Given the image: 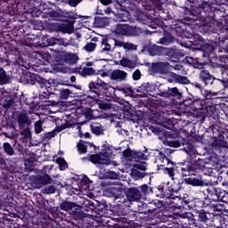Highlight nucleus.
I'll use <instances>...</instances> for the list:
<instances>
[{"label": "nucleus", "mask_w": 228, "mask_h": 228, "mask_svg": "<svg viewBox=\"0 0 228 228\" xmlns=\"http://www.w3.org/2000/svg\"><path fill=\"white\" fill-rule=\"evenodd\" d=\"M20 83L23 85H37L40 86V88H47L49 86V81L45 80L44 77H41L40 76L31 73V72H26L24 73L20 78Z\"/></svg>", "instance_id": "f257e3e1"}, {"label": "nucleus", "mask_w": 228, "mask_h": 228, "mask_svg": "<svg viewBox=\"0 0 228 228\" xmlns=\"http://www.w3.org/2000/svg\"><path fill=\"white\" fill-rule=\"evenodd\" d=\"M207 193L208 199L213 202H225L228 199L227 191L215 186L208 187Z\"/></svg>", "instance_id": "f03ea898"}, {"label": "nucleus", "mask_w": 228, "mask_h": 228, "mask_svg": "<svg viewBox=\"0 0 228 228\" xmlns=\"http://www.w3.org/2000/svg\"><path fill=\"white\" fill-rule=\"evenodd\" d=\"M116 35H123L125 37H138L142 33V28L129 26L127 24H118L115 28Z\"/></svg>", "instance_id": "7ed1b4c3"}, {"label": "nucleus", "mask_w": 228, "mask_h": 228, "mask_svg": "<svg viewBox=\"0 0 228 228\" xmlns=\"http://www.w3.org/2000/svg\"><path fill=\"white\" fill-rule=\"evenodd\" d=\"M89 90L94 94V99H101L102 92L110 88V84L104 82V80L97 79L96 82H90L88 85Z\"/></svg>", "instance_id": "20e7f679"}, {"label": "nucleus", "mask_w": 228, "mask_h": 228, "mask_svg": "<svg viewBox=\"0 0 228 228\" xmlns=\"http://www.w3.org/2000/svg\"><path fill=\"white\" fill-rule=\"evenodd\" d=\"M181 190V183L174 182L173 183H167V189L164 192L165 199H171L175 200V199H181V194L179 193Z\"/></svg>", "instance_id": "39448f33"}, {"label": "nucleus", "mask_w": 228, "mask_h": 228, "mask_svg": "<svg viewBox=\"0 0 228 228\" xmlns=\"http://www.w3.org/2000/svg\"><path fill=\"white\" fill-rule=\"evenodd\" d=\"M145 152H147V150L144 151H131V150H126L123 152L124 158L127 159V161H142V159H147V156L145 155Z\"/></svg>", "instance_id": "423d86ee"}, {"label": "nucleus", "mask_w": 228, "mask_h": 228, "mask_svg": "<svg viewBox=\"0 0 228 228\" xmlns=\"http://www.w3.org/2000/svg\"><path fill=\"white\" fill-rule=\"evenodd\" d=\"M200 163H202V160L197 161L194 164H191V162L183 164L181 167L183 175L188 177V175H193V172H195V170L204 168V166H200Z\"/></svg>", "instance_id": "0eeeda50"}, {"label": "nucleus", "mask_w": 228, "mask_h": 228, "mask_svg": "<svg viewBox=\"0 0 228 228\" xmlns=\"http://www.w3.org/2000/svg\"><path fill=\"white\" fill-rule=\"evenodd\" d=\"M168 69H170V63L164 61L154 62L151 65V70L154 74H168Z\"/></svg>", "instance_id": "6e6552de"}, {"label": "nucleus", "mask_w": 228, "mask_h": 228, "mask_svg": "<svg viewBox=\"0 0 228 228\" xmlns=\"http://www.w3.org/2000/svg\"><path fill=\"white\" fill-rule=\"evenodd\" d=\"M90 161L96 165H110V157L102 153L93 154L90 156Z\"/></svg>", "instance_id": "1a4fd4ad"}, {"label": "nucleus", "mask_w": 228, "mask_h": 228, "mask_svg": "<svg viewBox=\"0 0 228 228\" xmlns=\"http://www.w3.org/2000/svg\"><path fill=\"white\" fill-rule=\"evenodd\" d=\"M110 79L111 81H117L118 83L126 81V79H127V72L121 69H114L110 73Z\"/></svg>", "instance_id": "9d476101"}, {"label": "nucleus", "mask_w": 228, "mask_h": 228, "mask_svg": "<svg viewBox=\"0 0 228 228\" xmlns=\"http://www.w3.org/2000/svg\"><path fill=\"white\" fill-rule=\"evenodd\" d=\"M126 199L128 202H138L142 199V192L136 188H130L126 191Z\"/></svg>", "instance_id": "9b49d317"}, {"label": "nucleus", "mask_w": 228, "mask_h": 228, "mask_svg": "<svg viewBox=\"0 0 228 228\" xmlns=\"http://www.w3.org/2000/svg\"><path fill=\"white\" fill-rule=\"evenodd\" d=\"M113 51V48H111V44L110 43V40L108 39H102L101 42V46L98 51V54L100 56H108L110 53Z\"/></svg>", "instance_id": "f8f14e48"}, {"label": "nucleus", "mask_w": 228, "mask_h": 228, "mask_svg": "<svg viewBox=\"0 0 228 228\" xmlns=\"http://www.w3.org/2000/svg\"><path fill=\"white\" fill-rule=\"evenodd\" d=\"M157 163L159 170H161V168H164L165 167H170L172 161L167 157L165 151H159V156L157 157Z\"/></svg>", "instance_id": "ddd939ff"}, {"label": "nucleus", "mask_w": 228, "mask_h": 228, "mask_svg": "<svg viewBox=\"0 0 228 228\" xmlns=\"http://www.w3.org/2000/svg\"><path fill=\"white\" fill-rule=\"evenodd\" d=\"M161 53H166V54H174V53H175V50L163 48L161 46H153L149 51V53L151 54V56H159Z\"/></svg>", "instance_id": "4468645a"}, {"label": "nucleus", "mask_w": 228, "mask_h": 228, "mask_svg": "<svg viewBox=\"0 0 228 228\" xmlns=\"http://www.w3.org/2000/svg\"><path fill=\"white\" fill-rule=\"evenodd\" d=\"M35 183L39 188H42V186L51 184V183H53V178H51V176L47 174H43L36 177Z\"/></svg>", "instance_id": "2eb2a0df"}, {"label": "nucleus", "mask_w": 228, "mask_h": 228, "mask_svg": "<svg viewBox=\"0 0 228 228\" xmlns=\"http://www.w3.org/2000/svg\"><path fill=\"white\" fill-rule=\"evenodd\" d=\"M33 56L36 60L41 62V65H45V63H49L51 61V54L45 52H34Z\"/></svg>", "instance_id": "dca6fc26"}, {"label": "nucleus", "mask_w": 228, "mask_h": 228, "mask_svg": "<svg viewBox=\"0 0 228 228\" xmlns=\"http://www.w3.org/2000/svg\"><path fill=\"white\" fill-rule=\"evenodd\" d=\"M31 126V119L26 112H20L18 114V126L19 128L24 127V126Z\"/></svg>", "instance_id": "f3484780"}, {"label": "nucleus", "mask_w": 228, "mask_h": 228, "mask_svg": "<svg viewBox=\"0 0 228 228\" xmlns=\"http://www.w3.org/2000/svg\"><path fill=\"white\" fill-rule=\"evenodd\" d=\"M160 170H162L164 174L168 175L172 179V181H177V178H175V163L171 162L169 166H166Z\"/></svg>", "instance_id": "a211bd4d"}, {"label": "nucleus", "mask_w": 228, "mask_h": 228, "mask_svg": "<svg viewBox=\"0 0 228 228\" xmlns=\"http://www.w3.org/2000/svg\"><path fill=\"white\" fill-rule=\"evenodd\" d=\"M97 42H99V38L93 37L90 42H87L84 45L83 51L88 53V54H90V53H94V51L97 49Z\"/></svg>", "instance_id": "6ab92c4d"}, {"label": "nucleus", "mask_w": 228, "mask_h": 228, "mask_svg": "<svg viewBox=\"0 0 228 228\" xmlns=\"http://www.w3.org/2000/svg\"><path fill=\"white\" fill-rule=\"evenodd\" d=\"M49 44L51 45H63L64 47H69V45H72V39L65 42L62 38L52 37L50 38Z\"/></svg>", "instance_id": "aec40b11"}, {"label": "nucleus", "mask_w": 228, "mask_h": 228, "mask_svg": "<svg viewBox=\"0 0 228 228\" xmlns=\"http://www.w3.org/2000/svg\"><path fill=\"white\" fill-rule=\"evenodd\" d=\"M55 26L61 33H68V35H72V33H74V28H72V25L56 23Z\"/></svg>", "instance_id": "412c9836"}, {"label": "nucleus", "mask_w": 228, "mask_h": 228, "mask_svg": "<svg viewBox=\"0 0 228 228\" xmlns=\"http://www.w3.org/2000/svg\"><path fill=\"white\" fill-rule=\"evenodd\" d=\"M60 208L62 211H72L73 209H77V205L72 201H62Z\"/></svg>", "instance_id": "4be33fe9"}, {"label": "nucleus", "mask_w": 228, "mask_h": 228, "mask_svg": "<svg viewBox=\"0 0 228 228\" xmlns=\"http://www.w3.org/2000/svg\"><path fill=\"white\" fill-rule=\"evenodd\" d=\"M91 146L92 144L90 142L80 141L77 143L78 152L80 154H86V149H88V147H91Z\"/></svg>", "instance_id": "5701e85b"}, {"label": "nucleus", "mask_w": 228, "mask_h": 228, "mask_svg": "<svg viewBox=\"0 0 228 228\" xmlns=\"http://www.w3.org/2000/svg\"><path fill=\"white\" fill-rule=\"evenodd\" d=\"M10 83V76L6 75V71L0 68V85H8Z\"/></svg>", "instance_id": "b1692460"}, {"label": "nucleus", "mask_w": 228, "mask_h": 228, "mask_svg": "<svg viewBox=\"0 0 228 228\" xmlns=\"http://www.w3.org/2000/svg\"><path fill=\"white\" fill-rule=\"evenodd\" d=\"M119 64L121 65V67H127L128 69H134L136 67V63H134V61L126 58H123L119 61Z\"/></svg>", "instance_id": "393cba45"}, {"label": "nucleus", "mask_w": 228, "mask_h": 228, "mask_svg": "<svg viewBox=\"0 0 228 228\" xmlns=\"http://www.w3.org/2000/svg\"><path fill=\"white\" fill-rule=\"evenodd\" d=\"M223 204H216L214 207V211H219V213H228V209H227V200L225 201H222Z\"/></svg>", "instance_id": "a878e982"}, {"label": "nucleus", "mask_w": 228, "mask_h": 228, "mask_svg": "<svg viewBox=\"0 0 228 228\" xmlns=\"http://www.w3.org/2000/svg\"><path fill=\"white\" fill-rule=\"evenodd\" d=\"M97 70L94 69L92 67L84 66L82 68L83 76H96Z\"/></svg>", "instance_id": "bb28decb"}, {"label": "nucleus", "mask_w": 228, "mask_h": 228, "mask_svg": "<svg viewBox=\"0 0 228 228\" xmlns=\"http://www.w3.org/2000/svg\"><path fill=\"white\" fill-rule=\"evenodd\" d=\"M173 77L175 83H179L180 85H188V83H190V80H188V77H183L181 75L175 74Z\"/></svg>", "instance_id": "cd10ccee"}, {"label": "nucleus", "mask_w": 228, "mask_h": 228, "mask_svg": "<svg viewBox=\"0 0 228 228\" xmlns=\"http://www.w3.org/2000/svg\"><path fill=\"white\" fill-rule=\"evenodd\" d=\"M172 42H174V37L170 34H167L159 39V44H162V45H168V44H172Z\"/></svg>", "instance_id": "c85d7f7f"}, {"label": "nucleus", "mask_w": 228, "mask_h": 228, "mask_svg": "<svg viewBox=\"0 0 228 228\" xmlns=\"http://www.w3.org/2000/svg\"><path fill=\"white\" fill-rule=\"evenodd\" d=\"M3 147L5 154H8V156H13V154H15V150H13V147H12L10 142H4Z\"/></svg>", "instance_id": "c756f323"}, {"label": "nucleus", "mask_w": 228, "mask_h": 228, "mask_svg": "<svg viewBox=\"0 0 228 228\" xmlns=\"http://www.w3.org/2000/svg\"><path fill=\"white\" fill-rule=\"evenodd\" d=\"M167 92L169 95H172V97H176V99H181V97H183V94L179 92L177 87L168 88Z\"/></svg>", "instance_id": "7c9ffc66"}, {"label": "nucleus", "mask_w": 228, "mask_h": 228, "mask_svg": "<svg viewBox=\"0 0 228 228\" xmlns=\"http://www.w3.org/2000/svg\"><path fill=\"white\" fill-rule=\"evenodd\" d=\"M169 69H174V70H177L178 74L186 76V70H184V67L181 64H175V66L170 65Z\"/></svg>", "instance_id": "2f4dec72"}, {"label": "nucleus", "mask_w": 228, "mask_h": 228, "mask_svg": "<svg viewBox=\"0 0 228 228\" xmlns=\"http://www.w3.org/2000/svg\"><path fill=\"white\" fill-rule=\"evenodd\" d=\"M138 19L142 22V24H149L150 22H152V20L148 18L143 12L139 13Z\"/></svg>", "instance_id": "473e14b6"}, {"label": "nucleus", "mask_w": 228, "mask_h": 228, "mask_svg": "<svg viewBox=\"0 0 228 228\" xmlns=\"http://www.w3.org/2000/svg\"><path fill=\"white\" fill-rule=\"evenodd\" d=\"M186 183L187 184H191L192 186H202V181L197 180L195 178H188Z\"/></svg>", "instance_id": "72a5a7b5"}, {"label": "nucleus", "mask_w": 228, "mask_h": 228, "mask_svg": "<svg viewBox=\"0 0 228 228\" xmlns=\"http://www.w3.org/2000/svg\"><path fill=\"white\" fill-rule=\"evenodd\" d=\"M42 124H44V121L38 120L35 123V133L37 134H40L44 131V128L42 127Z\"/></svg>", "instance_id": "f704fd0d"}, {"label": "nucleus", "mask_w": 228, "mask_h": 228, "mask_svg": "<svg viewBox=\"0 0 228 228\" xmlns=\"http://www.w3.org/2000/svg\"><path fill=\"white\" fill-rule=\"evenodd\" d=\"M70 94V89H61L60 92V98L62 100L69 99Z\"/></svg>", "instance_id": "c9c22d12"}, {"label": "nucleus", "mask_w": 228, "mask_h": 228, "mask_svg": "<svg viewBox=\"0 0 228 228\" xmlns=\"http://www.w3.org/2000/svg\"><path fill=\"white\" fill-rule=\"evenodd\" d=\"M95 23L100 28H102V27H104V26H106L108 24V19L102 18V17L97 18V19H95Z\"/></svg>", "instance_id": "e433bc0d"}, {"label": "nucleus", "mask_w": 228, "mask_h": 228, "mask_svg": "<svg viewBox=\"0 0 228 228\" xmlns=\"http://www.w3.org/2000/svg\"><path fill=\"white\" fill-rule=\"evenodd\" d=\"M13 102H14V101H13V98H12V97H7L6 99H5V101L4 102V104H3V106H4V108H5L6 110H8V108H12V106H13Z\"/></svg>", "instance_id": "4c0bfd02"}, {"label": "nucleus", "mask_w": 228, "mask_h": 228, "mask_svg": "<svg viewBox=\"0 0 228 228\" xmlns=\"http://www.w3.org/2000/svg\"><path fill=\"white\" fill-rule=\"evenodd\" d=\"M91 131L94 133V134H102V127L99 126L91 125Z\"/></svg>", "instance_id": "58836bf2"}, {"label": "nucleus", "mask_w": 228, "mask_h": 228, "mask_svg": "<svg viewBox=\"0 0 228 228\" xmlns=\"http://www.w3.org/2000/svg\"><path fill=\"white\" fill-rule=\"evenodd\" d=\"M43 193H46V195H49V194H52V193H56V186H54V185L46 186L44 189Z\"/></svg>", "instance_id": "ea45409f"}, {"label": "nucleus", "mask_w": 228, "mask_h": 228, "mask_svg": "<svg viewBox=\"0 0 228 228\" xmlns=\"http://www.w3.org/2000/svg\"><path fill=\"white\" fill-rule=\"evenodd\" d=\"M56 163L60 166L61 170H65L68 167L67 161L64 159L59 158L56 159Z\"/></svg>", "instance_id": "a19ab883"}, {"label": "nucleus", "mask_w": 228, "mask_h": 228, "mask_svg": "<svg viewBox=\"0 0 228 228\" xmlns=\"http://www.w3.org/2000/svg\"><path fill=\"white\" fill-rule=\"evenodd\" d=\"M49 83V86H48V87H45V86H44L43 87H41L42 89H44V91L42 92V94H39V97H40V99H42V97L44 98V99H45V98H47V97H49V90H47V88H51V82H48Z\"/></svg>", "instance_id": "79ce46f5"}, {"label": "nucleus", "mask_w": 228, "mask_h": 228, "mask_svg": "<svg viewBox=\"0 0 228 228\" xmlns=\"http://www.w3.org/2000/svg\"><path fill=\"white\" fill-rule=\"evenodd\" d=\"M123 49L126 51H136L137 46L133 43H125Z\"/></svg>", "instance_id": "37998d69"}, {"label": "nucleus", "mask_w": 228, "mask_h": 228, "mask_svg": "<svg viewBox=\"0 0 228 228\" xmlns=\"http://www.w3.org/2000/svg\"><path fill=\"white\" fill-rule=\"evenodd\" d=\"M134 81H140L142 79V71L140 69H135L132 75Z\"/></svg>", "instance_id": "c03bdc74"}, {"label": "nucleus", "mask_w": 228, "mask_h": 228, "mask_svg": "<svg viewBox=\"0 0 228 228\" xmlns=\"http://www.w3.org/2000/svg\"><path fill=\"white\" fill-rule=\"evenodd\" d=\"M63 129H65V126H57L55 129H53V132H50L49 137L50 138H53V136H56V133H61V131H63Z\"/></svg>", "instance_id": "a18cd8bd"}, {"label": "nucleus", "mask_w": 228, "mask_h": 228, "mask_svg": "<svg viewBox=\"0 0 228 228\" xmlns=\"http://www.w3.org/2000/svg\"><path fill=\"white\" fill-rule=\"evenodd\" d=\"M141 90H142V92H151V90H152L151 83L149 82L142 83L141 86Z\"/></svg>", "instance_id": "49530a36"}, {"label": "nucleus", "mask_w": 228, "mask_h": 228, "mask_svg": "<svg viewBox=\"0 0 228 228\" xmlns=\"http://www.w3.org/2000/svg\"><path fill=\"white\" fill-rule=\"evenodd\" d=\"M211 76V74H209V71L204 69L201 70L200 73V77L202 81H204L205 79H208V77H209Z\"/></svg>", "instance_id": "de8ad7c7"}, {"label": "nucleus", "mask_w": 228, "mask_h": 228, "mask_svg": "<svg viewBox=\"0 0 228 228\" xmlns=\"http://www.w3.org/2000/svg\"><path fill=\"white\" fill-rule=\"evenodd\" d=\"M180 218H187V220H193V214L191 212H185L183 214H179L178 216Z\"/></svg>", "instance_id": "09e8293b"}, {"label": "nucleus", "mask_w": 228, "mask_h": 228, "mask_svg": "<svg viewBox=\"0 0 228 228\" xmlns=\"http://www.w3.org/2000/svg\"><path fill=\"white\" fill-rule=\"evenodd\" d=\"M99 108L100 110H111V104L102 102L99 103Z\"/></svg>", "instance_id": "8fccbe9b"}, {"label": "nucleus", "mask_w": 228, "mask_h": 228, "mask_svg": "<svg viewBox=\"0 0 228 228\" xmlns=\"http://www.w3.org/2000/svg\"><path fill=\"white\" fill-rule=\"evenodd\" d=\"M208 220V215H206V212L200 211L199 213V221L200 222H206Z\"/></svg>", "instance_id": "3c124183"}, {"label": "nucleus", "mask_w": 228, "mask_h": 228, "mask_svg": "<svg viewBox=\"0 0 228 228\" xmlns=\"http://www.w3.org/2000/svg\"><path fill=\"white\" fill-rule=\"evenodd\" d=\"M136 168L142 170L143 172L147 170V163L143 162L142 164H135Z\"/></svg>", "instance_id": "603ef678"}, {"label": "nucleus", "mask_w": 228, "mask_h": 228, "mask_svg": "<svg viewBox=\"0 0 228 228\" xmlns=\"http://www.w3.org/2000/svg\"><path fill=\"white\" fill-rule=\"evenodd\" d=\"M168 145H169V147L177 148V147H181V142H179L177 141H169Z\"/></svg>", "instance_id": "864d4df0"}, {"label": "nucleus", "mask_w": 228, "mask_h": 228, "mask_svg": "<svg viewBox=\"0 0 228 228\" xmlns=\"http://www.w3.org/2000/svg\"><path fill=\"white\" fill-rule=\"evenodd\" d=\"M96 76H101L102 77H108V72L104 71V69L96 70Z\"/></svg>", "instance_id": "5fc2aeb1"}, {"label": "nucleus", "mask_w": 228, "mask_h": 228, "mask_svg": "<svg viewBox=\"0 0 228 228\" xmlns=\"http://www.w3.org/2000/svg\"><path fill=\"white\" fill-rule=\"evenodd\" d=\"M83 0H69V6L76 7L78 5L79 3H81Z\"/></svg>", "instance_id": "6e6d98bb"}, {"label": "nucleus", "mask_w": 228, "mask_h": 228, "mask_svg": "<svg viewBox=\"0 0 228 228\" xmlns=\"http://www.w3.org/2000/svg\"><path fill=\"white\" fill-rule=\"evenodd\" d=\"M203 82L205 85H213V76L210 75L208 77L203 80Z\"/></svg>", "instance_id": "4d7b16f0"}, {"label": "nucleus", "mask_w": 228, "mask_h": 228, "mask_svg": "<svg viewBox=\"0 0 228 228\" xmlns=\"http://www.w3.org/2000/svg\"><path fill=\"white\" fill-rule=\"evenodd\" d=\"M114 44L117 47H124L126 42L119 41V40H114Z\"/></svg>", "instance_id": "13d9d810"}, {"label": "nucleus", "mask_w": 228, "mask_h": 228, "mask_svg": "<svg viewBox=\"0 0 228 228\" xmlns=\"http://www.w3.org/2000/svg\"><path fill=\"white\" fill-rule=\"evenodd\" d=\"M186 61H187V63H189L190 65H193V64H195V62L197 61V60L193 59V57H186Z\"/></svg>", "instance_id": "bf43d9fd"}, {"label": "nucleus", "mask_w": 228, "mask_h": 228, "mask_svg": "<svg viewBox=\"0 0 228 228\" xmlns=\"http://www.w3.org/2000/svg\"><path fill=\"white\" fill-rule=\"evenodd\" d=\"M117 133L122 134L123 136H127V131L122 128H118Z\"/></svg>", "instance_id": "052dcab7"}, {"label": "nucleus", "mask_w": 228, "mask_h": 228, "mask_svg": "<svg viewBox=\"0 0 228 228\" xmlns=\"http://www.w3.org/2000/svg\"><path fill=\"white\" fill-rule=\"evenodd\" d=\"M140 189L142 190V193H145L149 190V185L143 184L140 187Z\"/></svg>", "instance_id": "680f3d73"}, {"label": "nucleus", "mask_w": 228, "mask_h": 228, "mask_svg": "<svg viewBox=\"0 0 228 228\" xmlns=\"http://www.w3.org/2000/svg\"><path fill=\"white\" fill-rule=\"evenodd\" d=\"M104 13H106V15H111V13H113V10H111L110 7H107L104 10Z\"/></svg>", "instance_id": "e2e57ef3"}, {"label": "nucleus", "mask_w": 228, "mask_h": 228, "mask_svg": "<svg viewBox=\"0 0 228 228\" xmlns=\"http://www.w3.org/2000/svg\"><path fill=\"white\" fill-rule=\"evenodd\" d=\"M71 60H72V63H76L77 61V55L76 54H71L69 55Z\"/></svg>", "instance_id": "0e129e2a"}, {"label": "nucleus", "mask_w": 228, "mask_h": 228, "mask_svg": "<svg viewBox=\"0 0 228 228\" xmlns=\"http://www.w3.org/2000/svg\"><path fill=\"white\" fill-rule=\"evenodd\" d=\"M102 4H105V6H107V4H111V0H100Z\"/></svg>", "instance_id": "69168bd1"}, {"label": "nucleus", "mask_w": 228, "mask_h": 228, "mask_svg": "<svg viewBox=\"0 0 228 228\" xmlns=\"http://www.w3.org/2000/svg\"><path fill=\"white\" fill-rule=\"evenodd\" d=\"M49 17H58V12H56V11H52L49 12Z\"/></svg>", "instance_id": "338daca9"}, {"label": "nucleus", "mask_w": 228, "mask_h": 228, "mask_svg": "<svg viewBox=\"0 0 228 228\" xmlns=\"http://www.w3.org/2000/svg\"><path fill=\"white\" fill-rule=\"evenodd\" d=\"M207 51H208L209 53H213L215 51V48L213 45H208Z\"/></svg>", "instance_id": "774afa93"}]
</instances>
